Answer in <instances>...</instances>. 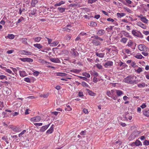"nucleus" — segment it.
I'll return each instance as SVG.
<instances>
[{
    "instance_id": "obj_15",
    "label": "nucleus",
    "mask_w": 149,
    "mask_h": 149,
    "mask_svg": "<svg viewBox=\"0 0 149 149\" xmlns=\"http://www.w3.org/2000/svg\"><path fill=\"white\" fill-rule=\"evenodd\" d=\"M143 114L146 116L149 117V110L146 109L143 112Z\"/></svg>"
},
{
    "instance_id": "obj_29",
    "label": "nucleus",
    "mask_w": 149,
    "mask_h": 149,
    "mask_svg": "<svg viewBox=\"0 0 149 149\" xmlns=\"http://www.w3.org/2000/svg\"><path fill=\"white\" fill-rule=\"evenodd\" d=\"M58 42L57 41H55L51 44V46L54 47L56 46L58 44Z\"/></svg>"
},
{
    "instance_id": "obj_4",
    "label": "nucleus",
    "mask_w": 149,
    "mask_h": 149,
    "mask_svg": "<svg viewBox=\"0 0 149 149\" xmlns=\"http://www.w3.org/2000/svg\"><path fill=\"white\" fill-rule=\"evenodd\" d=\"M50 123L42 127L40 130V131L41 132H43L45 131L49 127L50 125Z\"/></svg>"
},
{
    "instance_id": "obj_47",
    "label": "nucleus",
    "mask_w": 149,
    "mask_h": 149,
    "mask_svg": "<svg viewBox=\"0 0 149 149\" xmlns=\"http://www.w3.org/2000/svg\"><path fill=\"white\" fill-rule=\"evenodd\" d=\"M26 131L25 130H23L19 134V137H21L22 135H23L26 132Z\"/></svg>"
},
{
    "instance_id": "obj_11",
    "label": "nucleus",
    "mask_w": 149,
    "mask_h": 149,
    "mask_svg": "<svg viewBox=\"0 0 149 149\" xmlns=\"http://www.w3.org/2000/svg\"><path fill=\"white\" fill-rule=\"evenodd\" d=\"M134 144L136 146H139L140 145H142V144L141 142L139 140H136L135 142H133L132 143V146H133Z\"/></svg>"
},
{
    "instance_id": "obj_59",
    "label": "nucleus",
    "mask_w": 149,
    "mask_h": 149,
    "mask_svg": "<svg viewBox=\"0 0 149 149\" xmlns=\"http://www.w3.org/2000/svg\"><path fill=\"white\" fill-rule=\"evenodd\" d=\"M34 125H36V126H42V123H34Z\"/></svg>"
},
{
    "instance_id": "obj_42",
    "label": "nucleus",
    "mask_w": 149,
    "mask_h": 149,
    "mask_svg": "<svg viewBox=\"0 0 149 149\" xmlns=\"http://www.w3.org/2000/svg\"><path fill=\"white\" fill-rule=\"evenodd\" d=\"M127 40V38H123L121 39V41L124 43H125L126 42Z\"/></svg>"
},
{
    "instance_id": "obj_12",
    "label": "nucleus",
    "mask_w": 149,
    "mask_h": 149,
    "mask_svg": "<svg viewBox=\"0 0 149 149\" xmlns=\"http://www.w3.org/2000/svg\"><path fill=\"white\" fill-rule=\"evenodd\" d=\"M95 54L97 56L101 58H103L104 55V53H99L96 51L95 52Z\"/></svg>"
},
{
    "instance_id": "obj_2",
    "label": "nucleus",
    "mask_w": 149,
    "mask_h": 149,
    "mask_svg": "<svg viewBox=\"0 0 149 149\" xmlns=\"http://www.w3.org/2000/svg\"><path fill=\"white\" fill-rule=\"evenodd\" d=\"M19 59L24 62H32L33 61V59L30 58H19Z\"/></svg>"
},
{
    "instance_id": "obj_60",
    "label": "nucleus",
    "mask_w": 149,
    "mask_h": 149,
    "mask_svg": "<svg viewBox=\"0 0 149 149\" xmlns=\"http://www.w3.org/2000/svg\"><path fill=\"white\" fill-rule=\"evenodd\" d=\"M70 6L72 7L74 6H79V5L78 4L74 3V4H71L70 5Z\"/></svg>"
},
{
    "instance_id": "obj_35",
    "label": "nucleus",
    "mask_w": 149,
    "mask_h": 149,
    "mask_svg": "<svg viewBox=\"0 0 149 149\" xmlns=\"http://www.w3.org/2000/svg\"><path fill=\"white\" fill-rule=\"evenodd\" d=\"M66 107H67L65 108V109L66 111H70L72 110V108L70 107L69 105H67Z\"/></svg>"
},
{
    "instance_id": "obj_43",
    "label": "nucleus",
    "mask_w": 149,
    "mask_h": 149,
    "mask_svg": "<svg viewBox=\"0 0 149 149\" xmlns=\"http://www.w3.org/2000/svg\"><path fill=\"white\" fill-rule=\"evenodd\" d=\"M124 8L129 13H132V11L128 8H127V7H124Z\"/></svg>"
},
{
    "instance_id": "obj_50",
    "label": "nucleus",
    "mask_w": 149,
    "mask_h": 149,
    "mask_svg": "<svg viewBox=\"0 0 149 149\" xmlns=\"http://www.w3.org/2000/svg\"><path fill=\"white\" fill-rule=\"evenodd\" d=\"M143 144L145 145H149V141L147 140H145L143 143Z\"/></svg>"
},
{
    "instance_id": "obj_56",
    "label": "nucleus",
    "mask_w": 149,
    "mask_h": 149,
    "mask_svg": "<svg viewBox=\"0 0 149 149\" xmlns=\"http://www.w3.org/2000/svg\"><path fill=\"white\" fill-rule=\"evenodd\" d=\"M79 77L86 81H87V78L86 77H83L81 76H79Z\"/></svg>"
},
{
    "instance_id": "obj_40",
    "label": "nucleus",
    "mask_w": 149,
    "mask_h": 149,
    "mask_svg": "<svg viewBox=\"0 0 149 149\" xmlns=\"http://www.w3.org/2000/svg\"><path fill=\"white\" fill-rule=\"evenodd\" d=\"M91 74L93 75L95 77H97L98 76V73L95 71H93L92 72V73H91Z\"/></svg>"
},
{
    "instance_id": "obj_1",
    "label": "nucleus",
    "mask_w": 149,
    "mask_h": 149,
    "mask_svg": "<svg viewBox=\"0 0 149 149\" xmlns=\"http://www.w3.org/2000/svg\"><path fill=\"white\" fill-rule=\"evenodd\" d=\"M136 79V77L135 76H130L127 77L125 79V82L126 83L130 84V81L132 79H133L134 78Z\"/></svg>"
},
{
    "instance_id": "obj_5",
    "label": "nucleus",
    "mask_w": 149,
    "mask_h": 149,
    "mask_svg": "<svg viewBox=\"0 0 149 149\" xmlns=\"http://www.w3.org/2000/svg\"><path fill=\"white\" fill-rule=\"evenodd\" d=\"M137 24L138 26L141 27V28H143L144 29H146L147 28V26H146L144 25V24L142 23L141 22H137Z\"/></svg>"
},
{
    "instance_id": "obj_57",
    "label": "nucleus",
    "mask_w": 149,
    "mask_h": 149,
    "mask_svg": "<svg viewBox=\"0 0 149 149\" xmlns=\"http://www.w3.org/2000/svg\"><path fill=\"white\" fill-rule=\"evenodd\" d=\"M48 96V94H46L41 95H40V97H43L44 98H46Z\"/></svg>"
},
{
    "instance_id": "obj_27",
    "label": "nucleus",
    "mask_w": 149,
    "mask_h": 149,
    "mask_svg": "<svg viewBox=\"0 0 149 149\" xmlns=\"http://www.w3.org/2000/svg\"><path fill=\"white\" fill-rule=\"evenodd\" d=\"M94 37L95 39L97 40H99L101 41H103V39L102 38H100V37H98L97 36H91V38Z\"/></svg>"
},
{
    "instance_id": "obj_48",
    "label": "nucleus",
    "mask_w": 149,
    "mask_h": 149,
    "mask_svg": "<svg viewBox=\"0 0 149 149\" xmlns=\"http://www.w3.org/2000/svg\"><path fill=\"white\" fill-rule=\"evenodd\" d=\"M63 54L67 55L69 54V52L66 50H63L62 52Z\"/></svg>"
},
{
    "instance_id": "obj_31",
    "label": "nucleus",
    "mask_w": 149,
    "mask_h": 149,
    "mask_svg": "<svg viewBox=\"0 0 149 149\" xmlns=\"http://www.w3.org/2000/svg\"><path fill=\"white\" fill-rule=\"evenodd\" d=\"M136 58L138 59H141L143 58L144 57L141 54L137 55L135 56Z\"/></svg>"
},
{
    "instance_id": "obj_33",
    "label": "nucleus",
    "mask_w": 149,
    "mask_h": 149,
    "mask_svg": "<svg viewBox=\"0 0 149 149\" xmlns=\"http://www.w3.org/2000/svg\"><path fill=\"white\" fill-rule=\"evenodd\" d=\"M97 23L94 22H91L90 24V26H97Z\"/></svg>"
},
{
    "instance_id": "obj_16",
    "label": "nucleus",
    "mask_w": 149,
    "mask_h": 149,
    "mask_svg": "<svg viewBox=\"0 0 149 149\" xmlns=\"http://www.w3.org/2000/svg\"><path fill=\"white\" fill-rule=\"evenodd\" d=\"M57 75L61 77H67V74L61 72L57 73Z\"/></svg>"
},
{
    "instance_id": "obj_13",
    "label": "nucleus",
    "mask_w": 149,
    "mask_h": 149,
    "mask_svg": "<svg viewBox=\"0 0 149 149\" xmlns=\"http://www.w3.org/2000/svg\"><path fill=\"white\" fill-rule=\"evenodd\" d=\"M130 81V84H137L139 82V81L138 80H133L132 79Z\"/></svg>"
},
{
    "instance_id": "obj_18",
    "label": "nucleus",
    "mask_w": 149,
    "mask_h": 149,
    "mask_svg": "<svg viewBox=\"0 0 149 149\" xmlns=\"http://www.w3.org/2000/svg\"><path fill=\"white\" fill-rule=\"evenodd\" d=\"M116 93L118 96H120L123 93V92L119 90H116Z\"/></svg>"
},
{
    "instance_id": "obj_36",
    "label": "nucleus",
    "mask_w": 149,
    "mask_h": 149,
    "mask_svg": "<svg viewBox=\"0 0 149 149\" xmlns=\"http://www.w3.org/2000/svg\"><path fill=\"white\" fill-rule=\"evenodd\" d=\"M88 93L89 95L92 96H94L95 95V93H94L92 91L89 90Z\"/></svg>"
},
{
    "instance_id": "obj_55",
    "label": "nucleus",
    "mask_w": 149,
    "mask_h": 149,
    "mask_svg": "<svg viewBox=\"0 0 149 149\" xmlns=\"http://www.w3.org/2000/svg\"><path fill=\"white\" fill-rule=\"evenodd\" d=\"M107 95L109 97H110L112 95L111 92L109 91H107L106 93Z\"/></svg>"
},
{
    "instance_id": "obj_21",
    "label": "nucleus",
    "mask_w": 149,
    "mask_h": 149,
    "mask_svg": "<svg viewBox=\"0 0 149 149\" xmlns=\"http://www.w3.org/2000/svg\"><path fill=\"white\" fill-rule=\"evenodd\" d=\"M65 3V2L63 1H61L60 2L58 3H57L54 5L55 6H59L62 4H63Z\"/></svg>"
},
{
    "instance_id": "obj_64",
    "label": "nucleus",
    "mask_w": 149,
    "mask_h": 149,
    "mask_svg": "<svg viewBox=\"0 0 149 149\" xmlns=\"http://www.w3.org/2000/svg\"><path fill=\"white\" fill-rule=\"evenodd\" d=\"M143 34H145V35H149V31H143Z\"/></svg>"
},
{
    "instance_id": "obj_26",
    "label": "nucleus",
    "mask_w": 149,
    "mask_h": 149,
    "mask_svg": "<svg viewBox=\"0 0 149 149\" xmlns=\"http://www.w3.org/2000/svg\"><path fill=\"white\" fill-rule=\"evenodd\" d=\"M141 20L143 22L146 23H147L148 22V20L145 17H143V18H141Z\"/></svg>"
},
{
    "instance_id": "obj_25",
    "label": "nucleus",
    "mask_w": 149,
    "mask_h": 149,
    "mask_svg": "<svg viewBox=\"0 0 149 149\" xmlns=\"http://www.w3.org/2000/svg\"><path fill=\"white\" fill-rule=\"evenodd\" d=\"M65 8H64L59 7L58 8V10L61 13H63L65 12Z\"/></svg>"
},
{
    "instance_id": "obj_53",
    "label": "nucleus",
    "mask_w": 149,
    "mask_h": 149,
    "mask_svg": "<svg viewBox=\"0 0 149 149\" xmlns=\"http://www.w3.org/2000/svg\"><path fill=\"white\" fill-rule=\"evenodd\" d=\"M125 52L127 54H130V53L131 51L130 50L128 49H124Z\"/></svg>"
},
{
    "instance_id": "obj_44",
    "label": "nucleus",
    "mask_w": 149,
    "mask_h": 149,
    "mask_svg": "<svg viewBox=\"0 0 149 149\" xmlns=\"http://www.w3.org/2000/svg\"><path fill=\"white\" fill-rule=\"evenodd\" d=\"M80 71V70L76 69L72 70L71 72L75 73H77L79 72Z\"/></svg>"
},
{
    "instance_id": "obj_14",
    "label": "nucleus",
    "mask_w": 149,
    "mask_h": 149,
    "mask_svg": "<svg viewBox=\"0 0 149 149\" xmlns=\"http://www.w3.org/2000/svg\"><path fill=\"white\" fill-rule=\"evenodd\" d=\"M71 53L75 56H77L78 54L77 52L75 51V49L74 48L71 49Z\"/></svg>"
},
{
    "instance_id": "obj_62",
    "label": "nucleus",
    "mask_w": 149,
    "mask_h": 149,
    "mask_svg": "<svg viewBox=\"0 0 149 149\" xmlns=\"http://www.w3.org/2000/svg\"><path fill=\"white\" fill-rule=\"evenodd\" d=\"M83 111V112L85 114L88 113V110L86 109H84Z\"/></svg>"
},
{
    "instance_id": "obj_8",
    "label": "nucleus",
    "mask_w": 149,
    "mask_h": 149,
    "mask_svg": "<svg viewBox=\"0 0 149 149\" xmlns=\"http://www.w3.org/2000/svg\"><path fill=\"white\" fill-rule=\"evenodd\" d=\"M138 48L141 51H144L146 46L143 44L140 45L138 46Z\"/></svg>"
},
{
    "instance_id": "obj_30",
    "label": "nucleus",
    "mask_w": 149,
    "mask_h": 149,
    "mask_svg": "<svg viewBox=\"0 0 149 149\" xmlns=\"http://www.w3.org/2000/svg\"><path fill=\"white\" fill-rule=\"evenodd\" d=\"M145 85L146 84L145 83H142L141 84H137L138 86L140 88L145 87Z\"/></svg>"
},
{
    "instance_id": "obj_17",
    "label": "nucleus",
    "mask_w": 149,
    "mask_h": 149,
    "mask_svg": "<svg viewBox=\"0 0 149 149\" xmlns=\"http://www.w3.org/2000/svg\"><path fill=\"white\" fill-rule=\"evenodd\" d=\"M104 33V31L103 30L101 29L99 30L97 33V34L99 36H102Z\"/></svg>"
},
{
    "instance_id": "obj_10",
    "label": "nucleus",
    "mask_w": 149,
    "mask_h": 149,
    "mask_svg": "<svg viewBox=\"0 0 149 149\" xmlns=\"http://www.w3.org/2000/svg\"><path fill=\"white\" fill-rule=\"evenodd\" d=\"M113 63L111 61H109L106 63L104 64V66L105 67L107 68L108 66H111L113 65Z\"/></svg>"
},
{
    "instance_id": "obj_19",
    "label": "nucleus",
    "mask_w": 149,
    "mask_h": 149,
    "mask_svg": "<svg viewBox=\"0 0 149 149\" xmlns=\"http://www.w3.org/2000/svg\"><path fill=\"white\" fill-rule=\"evenodd\" d=\"M33 45L35 47H36L38 49L42 48V46L40 44H35Z\"/></svg>"
},
{
    "instance_id": "obj_32",
    "label": "nucleus",
    "mask_w": 149,
    "mask_h": 149,
    "mask_svg": "<svg viewBox=\"0 0 149 149\" xmlns=\"http://www.w3.org/2000/svg\"><path fill=\"white\" fill-rule=\"evenodd\" d=\"M7 37L8 38H9L10 39H13L15 37V36L13 34H8L7 36Z\"/></svg>"
},
{
    "instance_id": "obj_3",
    "label": "nucleus",
    "mask_w": 149,
    "mask_h": 149,
    "mask_svg": "<svg viewBox=\"0 0 149 149\" xmlns=\"http://www.w3.org/2000/svg\"><path fill=\"white\" fill-rule=\"evenodd\" d=\"M41 119V118L39 116H37L31 118V121L35 122H38Z\"/></svg>"
},
{
    "instance_id": "obj_38",
    "label": "nucleus",
    "mask_w": 149,
    "mask_h": 149,
    "mask_svg": "<svg viewBox=\"0 0 149 149\" xmlns=\"http://www.w3.org/2000/svg\"><path fill=\"white\" fill-rule=\"evenodd\" d=\"M41 38L40 37H37L35 38L34 40L36 42H39L41 39Z\"/></svg>"
},
{
    "instance_id": "obj_52",
    "label": "nucleus",
    "mask_w": 149,
    "mask_h": 149,
    "mask_svg": "<svg viewBox=\"0 0 149 149\" xmlns=\"http://www.w3.org/2000/svg\"><path fill=\"white\" fill-rule=\"evenodd\" d=\"M97 81V78L96 77H94L93 79V81L95 83H96Z\"/></svg>"
},
{
    "instance_id": "obj_34",
    "label": "nucleus",
    "mask_w": 149,
    "mask_h": 149,
    "mask_svg": "<svg viewBox=\"0 0 149 149\" xmlns=\"http://www.w3.org/2000/svg\"><path fill=\"white\" fill-rule=\"evenodd\" d=\"M134 44V42H132L131 40H130L128 42L127 45L129 47H131Z\"/></svg>"
},
{
    "instance_id": "obj_51",
    "label": "nucleus",
    "mask_w": 149,
    "mask_h": 149,
    "mask_svg": "<svg viewBox=\"0 0 149 149\" xmlns=\"http://www.w3.org/2000/svg\"><path fill=\"white\" fill-rule=\"evenodd\" d=\"M24 20L23 17H21L18 20L16 24H17L18 23H20L22 20Z\"/></svg>"
},
{
    "instance_id": "obj_61",
    "label": "nucleus",
    "mask_w": 149,
    "mask_h": 149,
    "mask_svg": "<svg viewBox=\"0 0 149 149\" xmlns=\"http://www.w3.org/2000/svg\"><path fill=\"white\" fill-rule=\"evenodd\" d=\"M142 71V69L141 68H139L137 70V72L138 73H140Z\"/></svg>"
},
{
    "instance_id": "obj_23",
    "label": "nucleus",
    "mask_w": 149,
    "mask_h": 149,
    "mask_svg": "<svg viewBox=\"0 0 149 149\" xmlns=\"http://www.w3.org/2000/svg\"><path fill=\"white\" fill-rule=\"evenodd\" d=\"M19 74L20 76L22 77L26 76V72L24 71H19Z\"/></svg>"
},
{
    "instance_id": "obj_41",
    "label": "nucleus",
    "mask_w": 149,
    "mask_h": 149,
    "mask_svg": "<svg viewBox=\"0 0 149 149\" xmlns=\"http://www.w3.org/2000/svg\"><path fill=\"white\" fill-rule=\"evenodd\" d=\"M5 70H6V71L7 72L9 73H10V74H11V73H12V74L13 75H15V74L13 73L12 71L10 70L9 69H7L6 68V69H5Z\"/></svg>"
},
{
    "instance_id": "obj_37",
    "label": "nucleus",
    "mask_w": 149,
    "mask_h": 149,
    "mask_svg": "<svg viewBox=\"0 0 149 149\" xmlns=\"http://www.w3.org/2000/svg\"><path fill=\"white\" fill-rule=\"evenodd\" d=\"M39 62L42 63L43 64H44L45 63H46L47 64V63H48V62H47L45 61L44 60L42 59H39Z\"/></svg>"
},
{
    "instance_id": "obj_22",
    "label": "nucleus",
    "mask_w": 149,
    "mask_h": 149,
    "mask_svg": "<svg viewBox=\"0 0 149 149\" xmlns=\"http://www.w3.org/2000/svg\"><path fill=\"white\" fill-rule=\"evenodd\" d=\"M132 34L134 36L139 37V33L136 31L133 30L132 31Z\"/></svg>"
},
{
    "instance_id": "obj_63",
    "label": "nucleus",
    "mask_w": 149,
    "mask_h": 149,
    "mask_svg": "<svg viewBox=\"0 0 149 149\" xmlns=\"http://www.w3.org/2000/svg\"><path fill=\"white\" fill-rule=\"evenodd\" d=\"M39 74V72L36 71L34 72L33 75L36 76H37Z\"/></svg>"
},
{
    "instance_id": "obj_7",
    "label": "nucleus",
    "mask_w": 149,
    "mask_h": 149,
    "mask_svg": "<svg viewBox=\"0 0 149 149\" xmlns=\"http://www.w3.org/2000/svg\"><path fill=\"white\" fill-rule=\"evenodd\" d=\"M37 10L36 9H33V10L31 11L30 13H29V16L32 17V15H33L36 14Z\"/></svg>"
},
{
    "instance_id": "obj_6",
    "label": "nucleus",
    "mask_w": 149,
    "mask_h": 149,
    "mask_svg": "<svg viewBox=\"0 0 149 149\" xmlns=\"http://www.w3.org/2000/svg\"><path fill=\"white\" fill-rule=\"evenodd\" d=\"M92 43L96 46L99 45L101 44V43L99 41L95 39H93V40Z\"/></svg>"
},
{
    "instance_id": "obj_49",
    "label": "nucleus",
    "mask_w": 149,
    "mask_h": 149,
    "mask_svg": "<svg viewBox=\"0 0 149 149\" xmlns=\"http://www.w3.org/2000/svg\"><path fill=\"white\" fill-rule=\"evenodd\" d=\"M24 81L26 82L29 83L30 82V79L29 77L25 78L24 79Z\"/></svg>"
},
{
    "instance_id": "obj_46",
    "label": "nucleus",
    "mask_w": 149,
    "mask_h": 149,
    "mask_svg": "<svg viewBox=\"0 0 149 149\" xmlns=\"http://www.w3.org/2000/svg\"><path fill=\"white\" fill-rule=\"evenodd\" d=\"M96 66L99 69H102V66L100 64H96Z\"/></svg>"
},
{
    "instance_id": "obj_39",
    "label": "nucleus",
    "mask_w": 149,
    "mask_h": 149,
    "mask_svg": "<svg viewBox=\"0 0 149 149\" xmlns=\"http://www.w3.org/2000/svg\"><path fill=\"white\" fill-rule=\"evenodd\" d=\"M54 129L52 128H50L47 130L46 132L48 134H51L53 131Z\"/></svg>"
},
{
    "instance_id": "obj_45",
    "label": "nucleus",
    "mask_w": 149,
    "mask_h": 149,
    "mask_svg": "<svg viewBox=\"0 0 149 149\" xmlns=\"http://www.w3.org/2000/svg\"><path fill=\"white\" fill-rule=\"evenodd\" d=\"M81 85L84 87H88V85L84 81L82 82Z\"/></svg>"
},
{
    "instance_id": "obj_58",
    "label": "nucleus",
    "mask_w": 149,
    "mask_h": 149,
    "mask_svg": "<svg viewBox=\"0 0 149 149\" xmlns=\"http://www.w3.org/2000/svg\"><path fill=\"white\" fill-rule=\"evenodd\" d=\"M65 39L67 40H69L71 38V37L69 35H67L65 37Z\"/></svg>"
},
{
    "instance_id": "obj_24",
    "label": "nucleus",
    "mask_w": 149,
    "mask_h": 149,
    "mask_svg": "<svg viewBox=\"0 0 149 149\" xmlns=\"http://www.w3.org/2000/svg\"><path fill=\"white\" fill-rule=\"evenodd\" d=\"M116 15H117V16L118 17H120V18L121 17H123L125 15V14L124 13H117Z\"/></svg>"
},
{
    "instance_id": "obj_54",
    "label": "nucleus",
    "mask_w": 149,
    "mask_h": 149,
    "mask_svg": "<svg viewBox=\"0 0 149 149\" xmlns=\"http://www.w3.org/2000/svg\"><path fill=\"white\" fill-rule=\"evenodd\" d=\"M32 53L28 51H25V55H31Z\"/></svg>"
},
{
    "instance_id": "obj_20",
    "label": "nucleus",
    "mask_w": 149,
    "mask_h": 149,
    "mask_svg": "<svg viewBox=\"0 0 149 149\" xmlns=\"http://www.w3.org/2000/svg\"><path fill=\"white\" fill-rule=\"evenodd\" d=\"M38 3L37 0H32L31 2V5L33 7H34L35 5Z\"/></svg>"
},
{
    "instance_id": "obj_28",
    "label": "nucleus",
    "mask_w": 149,
    "mask_h": 149,
    "mask_svg": "<svg viewBox=\"0 0 149 149\" xmlns=\"http://www.w3.org/2000/svg\"><path fill=\"white\" fill-rule=\"evenodd\" d=\"M82 75L83 76L86 77L87 78H90V75L87 72H83L82 73Z\"/></svg>"
},
{
    "instance_id": "obj_9",
    "label": "nucleus",
    "mask_w": 149,
    "mask_h": 149,
    "mask_svg": "<svg viewBox=\"0 0 149 149\" xmlns=\"http://www.w3.org/2000/svg\"><path fill=\"white\" fill-rule=\"evenodd\" d=\"M50 61L54 63H60V61L58 58H50Z\"/></svg>"
}]
</instances>
